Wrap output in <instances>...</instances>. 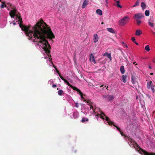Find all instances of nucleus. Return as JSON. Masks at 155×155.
Returning a JSON list of instances; mask_svg holds the SVG:
<instances>
[{
  "instance_id": "f257e3e1",
  "label": "nucleus",
  "mask_w": 155,
  "mask_h": 155,
  "mask_svg": "<svg viewBox=\"0 0 155 155\" xmlns=\"http://www.w3.org/2000/svg\"><path fill=\"white\" fill-rule=\"evenodd\" d=\"M11 9L9 13L11 18L15 19L16 22H18L20 28L25 32L29 39L37 43L39 48L44 50L46 55L45 58L52 64L50 53L51 46L46 39L52 40L55 38L50 27L43 20L38 21L34 26L24 25L22 24V21L19 12L15 8H12Z\"/></svg>"
},
{
  "instance_id": "f03ea898",
  "label": "nucleus",
  "mask_w": 155,
  "mask_h": 155,
  "mask_svg": "<svg viewBox=\"0 0 155 155\" xmlns=\"http://www.w3.org/2000/svg\"><path fill=\"white\" fill-rule=\"evenodd\" d=\"M79 93L81 96V100H83L84 101L86 102L88 104L89 106L90 110H92L91 111V114H93L97 117H99L101 118L103 120L105 119V120L107 121V122L108 123L109 125L113 124L114 126L116 127L118 130L120 132L121 136H124L123 133L121 132L120 128L117 126L113 124V122L110 121L108 117L105 116L104 114L98 108L96 107L94 103L92 102L90 100H86L84 99V98L83 96V94L81 91Z\"/></svg>"
},
{
  "instance_id": "7ed1b4c3",
  "label": "nucleus",
  "mask_w": 155,
  "mask_h": 155,
  "mask_svg": "<svg viewBox=\"0 0 155 155\" xmlns=\"http://www.w3.org/2000/svg\"><path fill=\"white\" fill-rule=\"evenodd\" d=\"M131 142L132 143L135 148L141 154H143V155H155V153H149L143 150L140 147L139 145L134 140L131 139Z\"/></svg>"
},
{
  "instance_id": "20e7f679",
  "label": "nucleus",
  "mask_w": 155,
  "mask_h": 155,
  "mask_svg": "<svg viewBox=\"0 0 155 155\" xmlns=\"http://www.w3.org/2000/svg\"><path fill=\"white\" fill-rule=\"evenodd\" d=\"M130 18L128 15L124 16L118 21L119 25L121 26L126 25L129 22Z\"/></svg>"
},
{
  "instance_id": "39448f33",
  "label": "nucleus",
  "mask_w": 155,
  "mask_h": 155,
  "mask_svg": "<svg viewBox=\"0 0 155 155\" xmlns=\"http://www.w3.org/2000/svg\"><path fill=\"white\" fill-rule=\"evenodd\" d=\"M147 87L148 89L151 88L153 93L155 92V91L154 87H155V86L153 84L151 81H150L147 82Z\"/></svg>"
},
{
  "instance_id": "423d86ee",
  "label": "nucleus",
  "mask_w": 155,
  "mask_h": 155,
  "mask_svg": "<svg viewBox=\"0 0 155 155\" xmlns=\"http://www.w3.org/2000/svg\"><path fill=\"white\" fill-rule=\"evenodd\" d=\"M144 17V16L143 14L141 13H138L135 14L134 18L136 20H138V19H140L142 18H143Z\"/></svg>"
},
{
  "instance_id": "0eeeda50",
  "label": "nucleus",
  "mask_w": 155,
  "mask_h": 155,
  "mask_svg": "<svg viewBox=\"0 0 155 155\" xmlns=\"http://www.w3.org/2000/svg\"><path fill=\"white\" fill-rule=\"evenodd\" d=\"M93 38L94 42V43L97 42L99 39L98 35L96 34H95L93 35Z\"/></svg>"
},
{
  "instance_id": "6e6552de",
  "label": "nucleus",
  "mask_w": 155,
  "mask_h": 155,
  "mask_svg": "<svg viewBox=\"0 0 155 155\" xmlns=\"http://www.w3.org/2000/svg\"><path fill=\"white\" fill-rule=\"evenodd\" d=\"M57 70V73H58V74H59V76L60 77V78H61V79L62 80H63L64 82L66 83L69 86H70L71 85L70 84H69V83L66 80V79H64L60 74V73H59V71L57 70Z\"/></svg>"
},
{
  "instance_id": "1a4fd4ad",
  "label": "nucleus",
  "mask_w": 155,
  "mask_h": 155,
  "mask_svg": "<svg viewBox=\"0 0 155 155\" xmlns=\"http://www.w3.org/2000/svg\"><path fill=\"white\" fill-rule=\"evenodd\" d=\"M89 60L90 62H92L94 64L96 63V61L93 54H90Z\"/></svg>"
},
{
  "instance_id": "9d476101",
  "label": "nucleus",
  "mask_w": 155,
  "mask_h": 155,
  "mask_svg": "<svg viewBox=\"0 0 155 155\" xmlns=\"http://www.w3.org/2000/svg\"><path fill=\"white\" fill-rule=\"evenodd\" d=\"M88 0H84L83 3L82 8H84L86 7L88 4Z\"/></svg>"
},
{
  "instance_id": "9b49d317",
  "label": "nucleus",
  "mask_w": 155,
  "mask_h": 155,
  "mask_svg": "<svg viewBox=\"0 0 155 155\" xmlns=\"http://www.w3.org/2000/svg\"><path fill=\"white\" fill-rule=\"evenodd\" d=\"M142 31L140 29L137 30L135 31V34L136 36H139L142 34Z\"/></svg>"
},
{
  "instance_id": "f8f14e48",
  "label": "nucleus",
  "mask_w": 155,
  "mask_h": 155,
  "mask_svg": "<svg viewBox=\"0 0 155 155\" xmlns=\"http://www.w3.org/2000/svg\"><path fill=\"white\" fill-rule=\"evenodd\" d=\"M111 54L110 53H108L107 52H105L103 56H107V57L109 58L110 60V61H111L112 60V58L111 56Z\"/></svg>"
},
{
  "instance_id": "ddd939ff",
  "label": "nucleus",
  "mask_w": 155,
  "mask_h": 155,
  "mask_svg": "<svg viewBox=\"0 0 155 155\" xmlns=\"http://www.w3.org/2000/svg\"><path fill=\"white\" fill-rule=\"evenodd\" d=\"M96 13L99 15H102V12L101 10L100 9H97L96 11Z\"/></svg>"
},
{
  "instance_id": "4468645a",
  "label": "nucleus",
  "mask_w": 155,
  "mask_h": 155,
  "mask_svg": "<svg viewBox=\"0 0 155 155\" xmlns=\"http://www.w3.org/2000/svg\"><path fill=\"white\" fill-rule=\"evenodd\" d=\"M127 78V76L126 75H123L122 76V80L125 83L126 82Z\"/></svg>"
},
{
  "instance_id": "2eb2a0df",
  "label": "nucleus",
  "mask_w": 155,
  "mask_h": 155,
  "mask_svg": "<svg viewBox=\"0 0 155 155\" xmlns=\"http://www.w3.org/2000/svg\"><path fill=\"white\" fill-rule=\"evenodd\" d=\"M70 86L71 88H72L74 90L77 91V92L78 93H79L81 91L79 89H78V88H77L76 87L73 86L71 85Z\"/></svg>"
},
{
  "instance_id": "dca6fc26",
  "label": "nucleus",
  "mask_w": 155,
  "mask_h": 155,
  "mask_svg": "<svg viewBox=\"0 0 155 155\" xmlns=\"http://www.w3.org/2000/svg\"><path fill=\"white\" fill-rule=\"evenodd\" d=\"M120 71L122 74H124L125 72V69L124 67L123 66H122L120 67Z\"/></svg>"
},
{
  "instance_id": "f3484780",
  "label": "nucleus",
  "mask_w": 155,
  "mask_h": 155,
  "mask_svg": "<svg viewBox=\"0 0 155 155\" xmlns=\"http://www.w3.org/2000/svg\"><path fill=\"white\" fill-rule=\"evenodd\" d=\"M107 30L109 32L112 33H114L115 31L112 28H108L107 29Z\"/></svg>"
},
{
  "instance_id": "a211bd4d",
  "label": "nucleus",
  "mask_w": 155,
  "mask_h": 155,
  "mask_svg": "<svg viewBox=\"0 0 155 155\" xmlns=\"http://www.w3.org/2000/svg\"><path fill=\"white\" fill-rule=\"evenodd\" d=\"M141 6L143 9L144 10L146 8V4L143 2H142L141 3Z\"/></svg>"
},
{
  "instance_id": "6ab92c4d",
  "label": "nucleus",
  "mask_w": 155,
  "mask_h": 155,
  "mask_svg": "<svg viewBox=\"0 0 155 155\" xmlns=\"http://www.w3.org/2000/svg\"><path fill=\"white\" fill-rule=\"evenodd\" d=\"M107 97L109 100H112L113 99L114 97V96L112 95H107Z\"/></svg>"
},
{
  "instance_id": "aec40b11",
  "label": "nucleus",
  "mask_w": 155,
  "mask_h": 155,
  "mask_svg": "<svg viewBox=\"0 0 155 155\" xmlns=\"http://www.w3.org/2000/svg\"><path fill=\"white\" fill-rule=\"evenodd\" d=\"M89 119L88 118L86 117H83L81 120V122L82 123H84L85 122H87L88 121Z\"/></svg>"
},
{
  "instance_id": "412c9836",
  "label": "nucleus",
  "mask_w": 155,
  "mask_h": 155,
  "mask_svg": "<svg viewBox=\"0 0 155 155\" xmlns=\"http://www.w3.org/2000/svg\"><path fill=\"white\" fill-rule=\"evenodd\" d=\"M64 93V91H63L61 90H59L58 91V94L59 95L61 96Z\"/></svg>"
},
{
  "instance_id": "4be33fe9",
  "label": "nucleus",
  "mask_w": 155,
  "mask_h": 155,
  "mask_svg": "<svg viewBox=\"0 0 155 155\" xmlns=\"http://www.w3.org/2000/svg\"><path fill=\"white\" fill-rule=\"evenodd\" d=\"M140 0H137V1L134 5L133 6V7H136L137 6H138L139 5V3H140Z\"/></svg>"
},
{
  "instance_id": "5701e85b",
  "label": "nucleus",
  "mask_w": 155,
  "mask_h": 155,
  "mask_svg": "<svg viewBox=\"0 0 155 155\" xmlns=\"http://www.w3.org/2000/svg\"><path fill=\"white\" fill-rule=\"evenodd\" d=\"M78 113L77 112H74L73 114V116L74 117V118H76L78 117Z\"/></svg>"
},
{
  "instance_id": "b1692460",
  "label": "nucleus",
  "mask_w": 155,
  "mask_h": 155,
  "mask_svg": "<svg viewBox=\"0 0 155 155\" xmlns=\"http://www.w3.org/2000/svg\"><path fill=\"white\" fill-rule=\"evenodd\" d=\"M145 49L146 51H147L148 52H149L150 50V48L149 45H147L145 47Z\"/></svg>"
},
{
  "instance_id": "393cba45",
  "label": "nucleus",
  "mask_w": 155,
  "mask_h": 155,
  "mask_svg": "<svg viewBox=\"0 0 155 155\" xmlns=\"http://www.w3.org/2000/svg\"><path fill=\"white\" fill-rule=\"evenodd\" d=\"M148 24L151 27H153L154 26V24L152 22L149 21L148 22Z\"/></svg>"
},
{
  "instance_id": "a878e982",
  "label": "nucleus",
  "mask_w": 155,
  "mask_h": 155,
  "mask_svg": "<svg viewBox=\"0 0 155 155\" xmlns=\"http://www.w3.org/2000/svg\"><path fill=\"white\" fill-rule=\"evenodd\" d=\"M121 44L124 48H128V46L124 42H122Z\"/></svg>"
},
{
  "instance_id": "bb28decb",
  "label": "nucleus",
  "mask_w": 155,
  "mask_h": 155,
  "mask_svg": "<svg viewBox=\"0 0 155 155\" xmlns=\"http://www.w3.org/2000/svg\"><path fill=\"white\" fill-rule=\"evenodd\" d=\"M145 15L146 16H148L150 15V12L148 10H146L145 12Z\"/></svg>"
},
{
  "instance_id": "cd10ccee",
  "label": "nucleus",
  "mask_w": 155,
  "mask_h": 155,
  "mask_svg": "<svg viewBox=\"0 0 155 155\" xmlns=\"http://www.w3.org/2000/svg\"><path fill=\"white\" fill-rule=\"evenodd\" d=\"M117 5L118 7L120 8H122V6L121 5H120L119 3H120V2L119 1H117Z\"/></svg>"
},
{
  "instance_id": "c85d7f7f",
  "label": "nucleus",
  "mask_w": 155,
  "mask_h": 155,
  "mask_svg": "<svg viewBox=\"0 0 155 155\" xmlns=\"http://www.w3.org/2000/svg\"><path fill=\"white\" fill-rule=\"evenodd\" d=\"M137 22V24L138 25H140L142 22L141 21L140 19H138V20H136Z\"/></svg>"
},
{
  "instance_id": "c756f323",
  "label": "nucleus",
  "mask_w": 155,
  "mask_h": 155,
  "mask_svg": "<svg viewBox=\"0 0 155 155\" xmlns=\"http://www.w3.org/2000/svg\"><path fill=\"white\" fill-rule=\"evenodd\" d=\"M7 6L6 5L3 3V4H2L1 5V8H2L4 7H7Z\"/></svg>"
},
{
  "instance_id": "7c9ffc66",
  "label": "nucleus",
  "mask_w": 155,
  "mask_h": 155,
  "mask_svg": "<svg viewBox=\"0 0 155 155\" xmlns=\"http://www.w3.org/2000/svg\"><path fill=\"white\" fill-rule=\"evenodd\" d=\"M106 3L105 5L106 6V7H107L108 6V0H105Z\"/></svg>"
},
{
  "instance_id": "2f4dec72",
  "label": "nucleus",
  "mask_w": 155,
  "mask_h": 155,
  "mask_svg": "<svg viewBox=\"0 0 155 155\" xmlns=\"http://www.w3.org/2000/svg\"><path fill=\"white\" fill-rule=\"evenodd\" d=\"M132 40L134 42L135 41L136 39L134 37H133L132 38Z\"/></svg>"
},
{
  "instance_id": "473e14b6",
  "label": "nucleus",
  "mask_w": 155,
  "mask_h": 155,
  "mask_svg": "<svg viewBox=\"0 0 155 155\" xmlns=\"http://www.w3.org/2000/svg\"><path fill=\"white\" fill-rule=\"evenodd\" d=\"M75 107L77 108L78 107V103H75Z\"/></svg>"
},
{
  "instance_id": "72a5a7b5",
  "label": "nucleus",
  "mask_w": 155,
  "mask_h": 155,
  "mask_svg": "<svg viewBox=\"0 0 155 155\" xmlns=\"http://www.w3.org/2000/svg\"><path fill=\"white\" fill-rule=\"evenodd\" d=\"M57 87V86L55 84H53L52 86V87L53 88L55 87Z\"/></svg>"
},
{
  "instance_id": "f704fd0d",
  "label": "nucleus",
  "mask_w": 155,
  "mask_h": 155,
  "mask_svg": "<svg viewBox=\"0 0 155 155\" xmlns=\"http://www.w3.org/2000/svg\"><path fill=\"white\" fill-rule=\"evenodd\" d=\"M13 23L14 25H16V23L15 22V21H13Z\"/></svg>"
},
{
  "instance_id": "c9c22d12",
  "label": "nucleus",
  "mask_w": 155,
  "mask_h": 155,
  "mask_svg": "<svg viewBox=\"0 0 155 155\" xmlns=\"http://www.w3.org/2000/svg\"><path fill=\"white\" fill-rule=\"evenodd\" d=\"M136 45H138V43L137 42H136L135 41L134 42Z\"/></svg>"
},
{
  "instance_id": "e433bc0d",
  "label": "nucleus",
  "mask_w": 155,
  "mask_h": 155,
  "mask_svg": "<svg viewBox=\"0 0 155 155\" xmlns=\"http://www.w3.org/2000/svg\"><path fill=\"white\" fill-rule=\"evenodd\" d=\"M153 62L155 63V58H154L153 60Z\"/></svg>"
},
{
  "instance_id": "4c0bfd02",
  "label": "nucleus",
  "mask_w": 155,
  "mask_h": 155,
  "mask_svg": "<svg viewBox=\"0 0 155 155\" xmlns=\"http://www.w3.org/2000/svg\"><path fill=\"white\" fill-rule=\"evenodd\" d=\"M104 86V85H103L100 86V87H103Z\"/></svg>"
},
{
  "instance_id": "58836bf2",
  "label": "nucleus",
  "mask_w": 155,
  "mask_h": 155,
  "mask_svg": "<svg viewBox=\"0 0 155 155\" xmlns=\"http://www.w3.org/2000/svg\"><path fill=\"white\" fill-rule=\"evenodd\" d=\"M150 74L151 75H153V73H150Z\"/></svg>"
},
{
  "instance_id": "ea45409f",
  "label": "nucleus",
  "mask_w": 155,
  "mask_h": 155,
  "mask_svg": "<svg viewBox=\"0 0 155 155\" xmlns=\"http://www.w3.org/2000/svg\"><path fill=\"white\" fill-rule=\"evenodd\" d=\"M108 86H107V87H106V89H107L108 90Z\"/></svg>"
},
{
  "instance_id": "a19ab883",
  "label": "nucleus",
  "mask_w": 155,
  "mask_h": 155,
  "mask_svg": "<svg viewBox=\"0 0 155 155\" xmlns=\"http://www.w3.org/2000/svg\"><path fill=\"white\" fill-rule=\"evenodd\" d=\"M149 68H150V69H151V66H149Z\"/></svg>"
},
{
  "instance_id": "79ce46f5",
  "label": "nucleus",
  "mask_w": 155,
  "mask_h": 155,
  "mask_svg": "<svg viewBox=\"0 0 155 155\" xmlns=\"http://www.w3.org/2000/svg\"><path fill=\"white\" fill-rule=\"evenodd\" d=\"M10 5L11 6V7H12V5L10 4Z\"/></svg>"
},
{
  "instance_id": "37998d69",
  "label": "nucleus",
  "mask_w": 155,
  "mask_h": 155,
  "mask_svg": "<svg viewBox=\"0 0 155 155\" xmlns=\"http://www.w3.org/2000/svg\"><path fill=\"white\" fill-rule=\"evenodd\" d=\"M106 87V86H103V87Z\"/></svg>"
},
{
  "instance_id": "c03bdc74",
  "label": "nucleus",
  "mask_w": 155,
  "mask_h": 155,
  "mask_svg": "<svg viewBox=\"0 0 155 155\" xmlns=\"http://www.w3.org/2000/svg\"><path fill=\"white\" fill-rule=\"evenodd\" d=\"M135 62H134V64H135Z\"/></svg>"
},
{
  "instance_id": "a18cd8bd",
  "label": "nucleus",
  "mask_w": 155,
  "mask_h": 155,
  "mask_svg": "<svg viewBox=\"0 0 155 155\" xmlns=\"http://www.w3.org/2000/svg\"><path fill=\"white\" fill-rule=\"evenodd\" d=\"M57 90H58V88H57Z\"/></svg>"
},
{
  "instance_id": "49530a36",
  "label": "nucleus",
  "mask_w": 155,
  "mask_h": 155,
  "mask_svg": "<svg viewBox=\"0 0 155 155\" xmlns=\"http://www.w3.org/2000/svg\"><path fill=\"white\" fill-rule=\"evenodd\" d=\"M103 22H102V24H103Z\"/></svg>"
},
{
  "instance_id": "de8ad7c7",
  "label": "nucleus",
  "mask_w": 155,
  "mask_h": 155,
  "mask_svg": "<svg viewBox=\"0 0 155 155\" xmlns=\"http://www.w3.org/2000/svg\"><path fill=\"white\" fill-rule=\"evenodd\" d=\"M0 2H1V0H0Z\"/></svg>"
}]
</instances>
